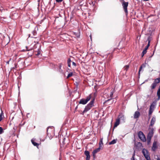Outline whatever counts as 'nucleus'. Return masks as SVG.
I'll return each mask as SVG.
<instances>
[{
    "label": "nucleus",
    "mask_w": 160,
    "mask_h": 160,
    "mask_svg": "<svg viewBox=\"0 0 160 160\" xmlns=\"http://www.w3.org/2000/svg\"><path fill=\"white\" fill-rule=\"evenodd\" d=\"M3 132L2 128L1 127H0V134H2Z\"/></svg>",
    "instance_id": "nucleus-26"
},
{
    "label": "nucleus",
    "mask_w": 160,
    "mask_h": 160,
    "mask_svg": "<svg viewBox=\"0 0 160 160\" xmlns=\"http://www.w3.org/2000/svg\"><path fill=\"white\" fill-rule=\"evenodd\" d=\"M120 121L119 120V119L117 118L116 119V122H115L113 128H115L117 127L120 124Z\"/></svg>",
    "instance_id": "nucleus-15"
},
{
    "label": "nucleus",
    "mask_w": 160,
    "mask_h": 160,
    "mask_svg": "<svg viewBox=\"0 0 160 160\" xmlns=\"http://www.w3.org/2000/svg\"><path fill=\"white\" fill-rule=\"evenodd\" d=\"M142 152L145 158L147 160H151L148 152L147 150L145 148H143L142 150Z\"/></svg>",
    "instance_id": "nucleus-6"
},
{
    "label": "nucleus",
    "mask_w": 160,
    "mask_h": 160,
    "mask_svg": "<svg viewBox=\"0 0 160 160\" xmlns=\"http://www.w3.org/2000/svg\"><path fill=\"white\" fill-rule=\"evenodd\" d=\"M135 156V152H134L131 158V160H135L134 156Z\"/></svg>",
    "instance_id": "nucleus-25"
},
{
    "label": "nucleus",
    "mask_w": 160,
    "mask_h": 160,
    "mask_svg": "<svg viewBox=\"0 0 160 160\" xmlns=\"http://www.w3.org/2000/svg\"><path fill=\"white\" fill-rule=\"evenodd\" d=\"M59 72L61 73H62L63 72V70L62 69H61L59 70Z\"/></svg>",
    "instance_id": "nucleus-38"
},
{
    "label": "nucleus",
    "mask_w": 160,
    "mask_h": 160,
    "mask_svg": "<svg viewBox=\"0 0 160 160\" xmlns=\"http://www.w3.org/2000/svg\"><path fill=\"white\" fill-rule=\"evenodd\" d=\"M61 67H62V65L61 63H60L59 64V69H61Z\"/></svg>",
    "instance_id": "nucleus-36"
},
{
    "label": "nucleus",
    "mask_w": 160,
    "mask_h": 160,
    "mask_svg": "<svg viewBox=\"0 0 160 160\" xmlns=\"http://www.w3.org/2000/svg\"><path fill=\"white\" fill-rule=\"evenodd\" d=\"M128 2H125L123 1L122 3V6H123V9L124 10V12L126 13V15H128V11L127 10V7L128 5Z\"/></svg>",
    "instance_id": "nucleus-8"
},
{
    "label": "nucleus",
    "mask_w": 160,
    "mask_h": 160,
    "mask_svg": "<svg viewBox=\"0 0 160 160\" xmlns=\"http://www.w3.org/2000/svg\"><path fill=\"white\" fill-rule=\"evenodd\" d=\"M156 104V101H155L152 102L150 106L149 112L150 114L151 113H152L155 108V106Z\"/></svg>",
    "instance_id": "nucleus-7"
},
{
    "label": "nucleus",
    "mask_w": 160,
    "mask_h": 160,
    "mask_svg": "<svg viewBox=\"0 0 160 160\" xmlns=\"http://www.w3.org/2000/svg\"><path fill=\"white\" fill-rule=\"evenodd\" d=\"M9 61H8L6 63H7V64H9Z\"/></svg>",
    "instance_id": "nucleus-40"
},
{
    "label": "nucleus",
    "mask_w": 160,
    "mask_h": 160,
    "mask_svg": "<svg viewBox=\"0 0 160 160\" xmlns=\"http://www.w3.org/2000/svg\"><path fill=\"white\" fill-rule=\"evenodd\" d=\"M102 145V144H99V147L98 148H99L100 149Z\"/></svg>",
    "instance_id": "nucleus-35"
},
{
    "label": "nucleus",
    "mask_w": 160,
    "mask_h": 160,
    "mask_svg": "<svg viewBox=\"0 0 160 160\" xmlns=\"http://www.w3.org/2000/svg\"><path fill=\"white\" fill-rule=\"evenodd\" d=\"M117 118L119 119L120 121V120H121L125 122V118L124 115L122 113L120 114L118 116Z\"/></svg>",
    "instance_id": "nucleus-9"
},
{
    "label": "nucleus",
    "mask_w": 160,
    "mask_h": 160,
    "mask_svg": "<svg viewBox=\"0 0 160 160\" xmlns=\"http://www.w3.org/2000/svg\"><path fill=\"white\" fill-rule=\"evenodd\" d=\"M147 52V50L144 49L142 53V57H143L144 55Z\"/></svg>",
    "instance_id": "nucleus-22"
},
{
    "label": "nucleus",
    "mask_w": 160,
    "mask_h": 160,
    "mask_svg": "<svg viewBox=\"0 0 160 160\" xmlns=\"http://www.w3.org/2000/svg\"><path fill=\"white\" fill-rule=\"evenodd\" d=\"M90 37H91V36H90Z\"/></svg>",
    "instance_id": "nucleus-46"
},
{
    "label": "nucleus",
    "mask_w": 160,
    "mask_h": 160,
    "mask_svg": "<svg viewBox=\"0 0 160 160\" xmlns=\"http://www.w3.org/2000/svg\"><path fill=\"white\" fill-rule=\"evenodd\" d=\"M152 113H151L150 114L149 113V112H148V120H149L151 118V115Z\"/></svg>",
    "instance_id": "nucleus-30"
},
{
    "label": "nucleus",
    "mask_w": 160,
    "mask_h": 160,
    "mask_svg": "<svg viewBox=\"0 0 160 160\" xmlns=\"http://www.w3.org/2000/svg\"><path fill=\"white\" fill-rule=\"evenodd\" d=\"M26 51H30L32 49V48L29 49V48L27 46H26ZM23 50L25 51V50Z\"/></svg>",
    "instance_id": "nucleus-29"
},
{
    "label": "nucleus",
    "mask_w": 160,
    "mask_h": 160,
    "mask_svg": "<svg viewBox=\"0 0 160 160\" xmlns=\"http://www.w3.org/2000/svg\"><path fill=\"white\" fill-rule=\"evenodd\" d=\"M157 148V141H154L153 143L152 146V150L154 151Z\"/></svg>",
    "instance_id": "nucleus-13"
},
{
    "label": "nucleus",
    "mask_w": 160,
    "mask_h": 160,
    "mask_svg": "<svg viewBox=\"0 0 160 160\" xmlns=\"http://www.w3.org/2000/svg\"><path fill=\"white\" fill-rule=\"evenodd\" d=\"M138 136L139 138L143 142L146 141V137L143 132L142 131H139L138 133Z\"/></svg>",
    "instance_id": "nucleus-5"
},
{
    "label": "nucleus",
    "mask_w": 160,
    "mask_h": 160,
    "mask_svg": "<svg viewBox=\"0 0 160 160\" xmlns=\"http://www.w3.org/2000/svg\"><path fill=\"white\" fill-rule=\"evenodd\" d=\"M11 58H10L9 59V61H11Z\"/></svg>",
    "instance_id": "nucleus-43"
},
{
    "label": "nucleus",
    "mask_w": 160,
    "mask_h": 160,
    "mask_svg": "<svg viewBox=\"0 0 160 160\" xmlns=\"http://www.w3.org/2000/svg\"><path fill=\"white\" fill-rule=\"evenodd\" d=\"M72 65L74 66H76V63L74 62H72Z\"/></svg>",
    "instance_id": "nucleus-37"
},
{
    "label": "nucleus",
    "mask_w": 160,
    "mask_h": 160,
    "mask_svg": "<svg viewBox=\"0 0 160 160\" xmlns=\"http://www.w3.org/2000/svg\"><path fill=\"white\" fill-rule=\"evenodd\" d=\"M103 138H101L100 141L99 143V144H102V145H103V143L102 142Z\"/></svg>",
    "instance_id": "nucleus-28"
},
{
    "label": "nucleus",
    "mask_w": 160,
    "mask_h": 160,
    "mask_svg": "<svg viewBox=\"0 0 160 160\" xmlns=\"http://www.w3.org/2000/svg\"><path fill=\"white\" fill-rule=\"evenodd\" d=\"M95 2H92V1H91L90 2V3L91 4H92V5L93 6L94 5H95Z\"/></svg>",
    "instance_id": "nucleus-31"
},
{
    "label": "nucleus",
    "mask_w": 160,
    "mask_h": 160,
    "mask_svg": "<svg viewBox=\"0 0 160 160\" xmlns=\"http://www.w3.org/2000/svg\"><path fill=\"white\" fill-rule=\"evenodd\" d=\"M112 58V54H109V60H110L111 59V58Z\"/></svg>",
    "instance_id": "nucleus-33"
},
{
    "label": "nucleus",
    "mask_w": 160,
    "mask_h": 160,
    "mask_svg": "<svg viewBox=\"0 0 160 160\" xmlns=\"http://www.w3.org/2000/svg\"><path fill=\"white\" fill-rule=\"evenodd\" d=\"M117 140L114 139L111 142H109V145L113 144L115 143L116 142Z\"/></svg>",
    "instance_id": "nucleus-19"
},
{
    "label": "nucleus",
    "mask_w": 160,
    "mask_h": 160,
    "mask_svg": "<svg viewBox=\"0 0 160 160\" xmlns=\"http://www.w3.org/2000/svg\"><path fill=\"white\" fill-rule=\"evenodd\" d=\"M31 142L34 146L38 147V146H39V144L35 142L33 139L31 140Z\"/></svg>",
    "instance_id": "nucleus-18"
},
{
    "label": "nucleus",
    "mask_w": 160,
    "mask_h": 160,
    "mask_svg": "<svg viewBox=\"0 0 160 160\" xmlns=\"http://www.w3.org/2000/svg\"><path fill=\"white\" fill-rule=\"evenodd\" d=\"M100 149L99 148H97L93 151L92 152V154L94 157L95 154L98 152H99L100 151Z\"/></svg>",
    "instance_id": "nucleus-16"
},
{
    "label": "nucleus",
    "mask_w": 160,
    "mask_h": 160,
    "mask_svg": "<svg viewBox=\"0 0 160 160\" xmlns=\"http://www.w3.org/2000/svg\"><path fill=\"white\" fill-rule=\"evenodd\" d=\"M150 130L147 136V144L149 145L151 142V140L154 134V129L153 128H149Z\"/></svg>",
    "instance_id": "nucleus-1"
},
{
    "label": "nucleus",
    "mask_w": 160,
    "mask_h": 160,
    "mask_svg": "<svg viewBox=\"0 0 160 160\" xmlns=\"http://www.w3.org/2000/svg\"><path fill=\"white\" fill-rule=\"evenodd\" d=\"M84 154L86 156V160H90V156L89 152L88 151L86 150L84 152Z\"/></svg>",
    "instance_id": "nucleus-11"
},
{
    "label": "nucleus",
    "mask_w": 160,
    "mask_h": 160,
    "mask_svg": "<svg viewBox=\"0 0 160 160\" xmlns=\"http://www.w3.org/2000/svg\"><path fill=\"white\" fill-rule=\"evenodd\" d=\"M91 98V94L89 95L86 98V99L82 98L80 100L79 102V104H85L87 102L90 100Z\"/></svg>",
    "instance_id": "nucleus-4"
},
{
    "label": "nucleus",
    "mask_w": 160,
    "mask_h": 160,
    "mask_svg": "<svg viewBox=\"0 0 160 160\" xmlns=\"http://www.w3.org/2000/svg\"><path fill=\"white\" fill-rule=\"evenodd\" d=\"M139 144H140L141 145H142V144H141V143H139Z\"/></svg>",
    "instance_id": "nucleus-44"
},
{
    "label": "nucleus",
    "mask_w": 160,
    "mask_h": 160,
    "mask_svg": "<svg viewBox=\"0 0 160 160\" xmlns=\"http://www.w3.org/2000/svg\"><path fill=\"white\" fill-rule=\"evenodd\" d=\"M71 62V59L70 58L68 59V60L67 62H68V66L70 67L71 66V64H70Z\"/></svg>",
    "instance_id": "nucleus-21"
},
{
    "label": "nucleus",
    "mask_w": 160,
    "mask_h": 160,
    "mask_svg": "<svg viewBox=\"0 0 160 160\" xmlns=\"http://www.w3.org/2000/svg\"><path fill=\"white\" fill-rule=\"evenodd\" d=\"M40 51L39 50L38 51L37 53L36 54V55L37 56H38L40 55Z\"/></svg>",
    "instance_id": "nucleus-32"
},
{
    "label": "nucleus",
    "mask_w": 160,
    "mask_h": 160,
    "mask_svg": "<svg viewBox=\"0 0 160 160\" xmlns=\"http://www.w3.org/2000/svg\"><path fill=\"white\" fill-rule=\"evenodd\" d=\"M140 112L138 111H136L135 112L133 115V118L134 119H137L140 117Z\"/></svg>",
    "instance_id": "nucleus-12"
},
{
    "label": "nucleus",
    "mask_w": 160,
    "mask_h": 160,
    "mask_svg": "<svg viewBox=\"0 0 160 160\" xmlns=\"http://www.w3.org/2000/svg\"><path fill=\"white\" fill-rule=\"evenodd\" d=\"M151 39L152 38L150 36H149L148 37L147 40V41H148V44L145 47L144 49L147 50L148 49V48L150 45V43L151 40Z\"/></svg>",
    "instance_id": "nucleus-10"
},
{
    "label": "nucleus",
    "mask_w": 160,
    "mask_h": 160,
    "mask_svg": "<svg viewBox=\"0 0 160 160\" xmlns=\"http://www.w3.org/2000/svg\"><path fill=\"white\" fill-rule=\"evenodd\" d=\"M2 113H0V122L1 121L2 119Z\"/></svg>",
    "instance_id": "nucleus-27"
},
{
    "label": "nucleus",
    "mask_w": 160,
    "mask_h": 160,
    "mask_svg": "<svg viewBox=\"0 0 160 160\" xmlns=\"http://www.w3.org/2000/svg\"><path fill=\"white\" fill-rule=\"evenodd\" d=\"M32 32V33H33V35H35V33H36V32H35V31H33V32Z\"/></svg>",
    "instance_id": "nucleus-39"
},
{
    "label": "nucleus",
    "mask_w": 160,
    "mask_h": 160,
    "mask_svg": "<svg viewBox=\"0 0 160 160\" xmlns=\"http://www.w3.org/2000/svg\"><path fill=\"white\" fill-rule=\"evenodd\" d=\"M156 121V118L155 117H153L151 121L150 126H152L154 124Z\"/></svg>",
    "instance_id": "nucleus-14"
},
{
    "label": "nucleus",
    "mask_w": 160,
    "mask_h": 160,
    "mask_svg": "<svg viewBox=\"0 0 160 160\" xmlns=\"http://www.w3.org/2000/svg\"><path fill=\"white\" fill-rule=\"evenodd\" d=\"M157 160H160V159L159 158H158L157 159Z\"/></svg>",
    "instance_id": "nucleus-41"
},
{
    "label": "nucleus",
    "mask_w": 160,
    "mask_h": 160,
    "mask_svg": "<svg viewBox=\"0 0 160 160\" xmlns=\"http://www.w3.org/2000/svg\"><path fill=\"white\" fill-rule=\"evenodd\" d=\"M114 93V90H112V91L110 93V97L111 98H112L113 97V95Z\"/></svg>",
    "instance_id": "nucleus-24"
},
{
    "label": "nucleus",
    "mask_w": 160,
    "mask_h": 160,
    "mask_svg": "<svg viewBox=\"0 0 160 160\" xmlns=\"http://www.w3.org/2000/svg\"><path fill=\"white\" fill-rule=\"evenodd\" d=\"M63 0H56V2H62Z\"/></svg>",
    "instance_id": "nucleus-34"
},
{
    "label": "nucleus",
    "mask_w": 160,
    "mask_h": 160,
    "mask_svg": "<svg viewBox=\"0 0 160 160\" xmlns=\"http://www.w3.org/2000/svg\"><path fill=\"white\" fill-rule=\"evenodd\" d=\"M160 82V78H158L154 79L153 82L151 84L150 87L152 89H154L158 84Z\"/></svg>",
    "instance_id": "nucleus-3"
},
{
    "label": "nucleus",
    "mask_w": 160,
    "mask_h": 160,
    "mask_svg": "<svg viewBox=\"0 0 160 160\" xmlns=\"http://www.w3.org/2000/svg\"><path fill=\"white\" fill-rule=\"evenodd\" d=\"M79 36H80V35H78V36H77V37H78V38H79Z\"/></svg>",
    "instance_id": "nucleus-45"
},
{
    "label": "nucleus",
    "mask_w": 160,
    "mask_h": 160,
    "mask_svg": "<svg viewBox=\"0 0 160 160\" xmlns=\"http://www.w3.org/2000/svg\"><path fill=\"white\" fill-rule=\"evenodd\" d=\"M73 75V73L72 72H70V73H69L68 76L67 77V78H69L72 76Z\"/></svg>",
    "instance_id": "nucleus-23"
},
{
    "label": "nucleus",
    "mask_w": 160,
    "mask_h": 160,
    "mask_svg": "<svg viewBox=\"0 0 160 160\" xmlns=\"http://www.w3.org/2000/svg\"><path fill=\"white\" fill-rule=\"evenodd\" d=\"M145 67L146 65L145 64L143 63L141 65V66L139 68V75L140 72H141L142 71V68H145Z\"/></svg>",
    "instance_id": "nucleus-17"
},
{
    "label": "nucleus",
    "mask_w": 160,
    "mask_h": 160,
    "mask_svg": "<svg viewBox=\"0 0 160 160\" xmlns=\"http://www.w3.org/2000/svg\"><path fill=\"white\" fill-rule=\"evenodd\" d=\"M129 68V65H127L125 66L124 67L123 69H124V70H126V71H127L128 70Z\"/></svg>",
    "instance_id": "nucleus-20"
},
{
    "label": "nucleus",
    "mask_w": 160,
    "mask_h": 160,
    "mask_svg": "<svg viewBox=\"0 0 160 160\" xmlns=\"http://www.w3.org/2000/svg\"><path fill=\"white\" fill-rule=\"evenodd\" d=\"M94 99H93L92 101L90 102V103L87 105L85 107L84 110L82 112V114H84L89 110L93 106L94 102Z\"/></svg>",
    "instance_id": "nucleus-2"
},
{
    "label": "nucleus",
    "mask_w": 160,
    "mask_h": 160,
    "mask_svg": "<svg viewBox=\"0 0 160 160\" xmlns=\"http://www.w3.org/2000/svg\"><path fill=\"white\" fill-rule=\"evenodd\" d=\"M77 108H78V106H77V107L75 108V109H77Z\"/></svg>",
    "instance_id": "nucleus-42"
}]
</instances>
